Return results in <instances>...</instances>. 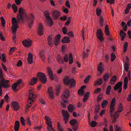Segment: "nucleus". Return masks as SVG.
<instances>
[{
	"instance_id": "22",
	"label": "nucleus",
	"mask_w": 131,
	"mask_h": 131,
	"mask_svg": "<svg viewBox=\"0 0 131 131\" xmlns=\"http://www.w3.org/2000/svg\"><path fill=\"white\" fill-rule=\"evenodd\" d=\"M37 79L36 77H33V79L31 80L30 82V84L31 85H33L37 82Z\"/></svg>"
},
{
	"instance_id": "56",
	"label": "nucleus",
	"mask_w": 131,
	"mask_h": 131,
	"mask_svg": "<svg viewBox=\"0 0 131 131\" xmlns=\"http://www.w3.org/2000/svg\"><path fill=\"white\" fill-rule=\"evenodd\" d=\"M64 61L66 62H67L68 61V55L66 54L63 58Z\"/></svg>"
},
{
	"instance_id": "7",
	"label": "nucleus",
	"mask_w": 131,
	"mask_h": 131,
	"mask_svg": "<svg viewBox=\"0 0 131 131\" xmlns=\"http://www.w3.org/2000/svg\"><path fill=\"white\" fill-rule=\"evenodd\" d=\"M44 14L48 20V23L50 25H52L53 24V21L51 18L49 16L50 13L47 11H45Z\"/></svg>"
},
{
	"instance_id": "40",
	"label": "nucleus",
	"mask_w": 131,
	"mask_h": 131,
	"mask_svg": "<svg viewBox=\"0 0 131 131\" xmlns=\"http://www.w3.org/2000/svg\"><path fill=\"white\" fill-rule=\"evenodd\" d=\"M115 105H110V113L112 114L113 112L115 110L114 106Z\"/></svg>"
},
{
	"instance_id": "14",
	"label": "nucleus",
	"mask_w": 131,
	"mask_h": 131,
	"mask_svg": "<svg viewBox=\"0 0 131 131\" xmlns=\"http://www.w3.org/2000/svg\"><path fill=\"white\" fill-rule=\"evenodd\" d=\"M47 69L48 70V74L49 76V78L51 80H53L54 79V77L52 71L50 68L47 67Z\"/></svg>"
},
{
	"instance_id": "25",
	"label": "nucleus",
	"mask_w": 131,
	"mask_h": 131,
	"mask_svg": "<svg viewBox=\"0 0 131 131\" xmlns=\"http://www.w3.org/2000/svg\"><path fill=\"white\" fill-rule=\"evenodd\" d=\"M39 56L43 61H44L45 57L44 55V53L43 51H40Z\"/></svg>"
},
{
	"instance_id": "46",
	"label": "nucleus",
	"mask_w": 131,
	"mask_h": 131,
	"mask_svg": "<svg viewBox=\"0 0 131 131\" xmlns=\"http://www.w3.org/2000/svg\"><path fill=\"white\" fill-rule=\"evenodd\" d=\"M20 121L23 125H25V120L23 117H20Z\"/></svg>"
},
{
	"instance_id": "8",
	"label": "nucleus",
	"mask_w": 131,
	"mask_h": 131,
	"mask_svg": "<svg viewBox=\"0 0 131 131\" xmlns=\"http://www.w3.org/2000/svg\"><path fill=\"white\" fill-rule=\"evenodd\" d=\"M34 19V16L32 14H30L29 16L28 21L29 26L30 28L31 27L33 24Z\"/></svg>"
},
{
	"instance_id": "37",
	"label": "nucleus",
	"mask_w": 131,
	"mask_h": 131,
	"mask_svg": "<svg viewBox=\"0 0 131 131\" xmlns=\"http://www.w3.org/2000/svg\"><path fill=\"white\" fill-rule=\"evenodd\" d=\"M107 100H105L103 101L102 103L101 106L103 108H104L107 104Z\"/></svg>"
},
{
	"instance_id": "63",
	"label": "nucleus",
	"mask_w": 131,
	"mask_h": 131,
	"mask_svg": "<svg viewBox=\"0 0 131 131\" xmlns=\"http://www.w3.org/2000/svg\"><path fill=\"white\" fill-rule=\"evenodd\" d=\"M60 86L59 85L58 86L57 88V92L56 93V94L57 95H58L60 92Z\"/></svg>"
},
{
	"instance_id": "36",
	"label": "nucleus",
	"mask_w": 131,
	"mask_h": 131,
	"mask_svg": "<svg viewBox=\"0 0 131 131\" xmlns=\"http://www.w3.org/2000/svg\"><path fill=\"white\" fill-rule=\"evenodd\" d=\"M104 80L105 81H106L108 80L109 78V75L108 74L106 73L103 76Z\"/></svg>"
},
{
	"instance_id": "31",
	"label": "nucleus",
	"mask_w": 131,
	"mask_h": 131,
	"mask_svg": "<svg viewBox=\"0 0 131 131\" xmlns=\"http://www.w3.org/2000/svg\"><path fill=\"white\" fill-rule=\"evenodd\" d=\"M47 128L48 129V131H55L54 129L52 126V125H49L47 124Z\"/></svg>"
},
{
	"instance_id": "24",
	"label": "nucleus",
	"mask_w": 131,
	"mask_h": 131,
	"mask_svg": "<svg viewBox=\"0 0 131 131\" xmlns=\"http://www.w3.org/2000/svg\"><path fill=\"white\" fill-rule=\"evenodd\" d=\"M52 38L51 36L50 35L48 37L47 39L48 41V44L50 46H51L52 45H53V43L52 40Z\"/></svg>"
},
{
	"instance_id": "34",
	"label": "nucleus",
	"mask_w": 131,
	"mask_h": 131,
	"mask_svg": "<svg viewBox=\"0 0 131 131\" xmlns=\"http://www.w3.org/2000/svg\"><path fill=\"white\" fill-rule=\"evenodd\" d=\"M12 8L15 13H16L17 11V7L15 4H12Z\"/></svg>"
},
{
	"instance_id": "1",
	"label": "nucleus",
	"mask_w": 131,
	"mask_h": 131,
	"mask_svg": "<svg viewBox=\"0 0 131 131\" xmlns=\"http://www.w3.org/2000/svg\"><path fill=\"white\" fill-rule=\"evenodd\" d=\"M19 14L17 16V19L15 17H13L12 19V30H13L15 33L18 28V23L20 22V20L22 21L24 20V18L26 16V14L25 9L22 7L20 8L19 10Z\"/></svg>"
},
{
	"instance_id": "12",
	"label": "nucleus",
	"mask_w": 131,
	"mask_h": 131,
	"mask_svg": "<svg viewBox=\"0 0 131 131\" xmlns=\"http://www.w3.org/2000/svg\"><path fill=\"white\" fill-rule=\"evenodd\" d=\"M96 35L98 39L101 41H102L103 39L102 37V32L101 29H98L97 30Z\"/></svg>"
},
{
	"instance_id": "30",
	"label": "nucleus",
	"mask_w": 131,
	"mask_h": 131,
	"mask_svg": "<svg viewBox=\"0 0 131 131\" xmlns=\"http://www.w3.org/2000/svg\"><path fill=\"white\" fill-rule=\"evenodd\" d=\"M77 123V120L75 119H73L71 120L70 122V125L72 126H74Z\"/></svg>"
},
{
	"instance_id": "19",
	"label": "nucleus",
	"mask_w": 131,
	"mask_h": 131,
	"mask_svg": "<svg viewBox=\"0 0 131 131\" xmlns=\"http://www.w3.org/2000/svg\"><path fill=\"white\" fill-rule=\"evenodd\" d=\"M33 56L31 53H29L28 54V57L27 60L28 62L30 64H31L33 62Z\"/></svg>"
},
{
	"instance_id": "5",
	"label": "nucleus",
	"mask_w": 131,
	"mask_h": 131,
	"mask_svg": "<svg viewBox=\"0 0 131 131\" xmlns=\"http://www.w3.org/2000/svg\"><path fill=\"white\" fill-rule=\"evenodd\" d=\"M37 76L41 81L43 83H46L47 79L46 75L43 73L39 72L37 73Z\"/></svg>"
},
{
	"instance_id": "57",
	"label": "nucleus",
	"mask_w": 131,
	"mask_h": 131,
	"mask_svg": "<svg viewBox=\"0 0 131 131\" xmlns=\"http://www.w3.org/2000/svg\"><path fill=\"white\" fill-rule=\"evenodd\" d=\"M123 107L121 104H120L118 107V112H121L123 110H122Z\"/></svg>"
},
{
	"instance_id": "6",
	"label": "nucleus",
	"mask_w": 131,
	"mask_h": 131,
	"mask_svg": "<svg viewBox=\"0 0 131 131\" xmlns=\"http://www.w3.org/2000/svg\"><path fill=\"white\" fill-rule=\"evenodd\" d=\"M62 113L65 123V124H67L70 117V115L68 112L64 110L62 111Z\"/></svg>"
},
{
	"instance_id": "42",
	"label": "nucleus",
	"mask_w": 131,
	"mask_h": 131,
	"mask_svg": "<svg viewBox=\"0 0 131 131\" xmlns=\"http://www.w3.org/2000/svg\"><path fill=\"white\" fill-rule=\"evenodd\" d=\"M89 124L92 127H94L96 125L97 123L95 121H93L92 123H90Z\"/></svg>"
},
{
	"instance_id": "35",
	"label": "nucleus",
	"mask_w": 131,
	"mask_h": 131,
	"mask_svg": "<svg viewBox=\"0 0 131 131\" xmlns=\"http://www.w3.org/2000/svg\"><path fill=\"white\" fill-rule=\"evenodd\" d=\"M57 60L58 62L60 63H63L64 61L62 58L60 56H58L57 57Z\"/></svg>"
},
{
	"instance_id": "54",
	"label": "nucleus",
	"mask_w": 131,
	"mask_h": 131,
	"mask_svg": "<svg viewBox=\"0 0 131 131\" xmlns=\"http://www.w3.org/2000/svg\"><path fill=\"white\" fill-rule=\"evenodd\" d=\"M101 10L100 9L97 8L96 10V14L97 16H99L101 13Z\"/></svg>"
},
{
	"instance_id": "52",
	"label": "nucleus",
	"mask_w": 131,
	"mask_h": 131,
	"mask_svg": "<svg viewBox=\"0 0 131 131\" xmlns=\"http://www.w3.org/2000/svg\"><path fill=\"white\" fill-rule=\"evenodd\" d=\"M58 128L59 131H63V130L61 128L60 124L59 122H58L57 123Z\"/></svg>"
},
{
	"instance_id": "49",
	"label": "nucleus",
	"mask_w": 131,
	"mask_h": 131,
	"mask_svg": "<svg viewBox=\"0 0 131 131\" xmlns=\"http://www.w3.org/2000/svg\"><path fill=\"white\" fill-rule=\"evenodd\" d=\"M0 58L1 59H2V60L4 62H6V59L5 58V56L4 54H3L2 55V57L0 56Z\"/></svg>"
},
{
	"instance_id": "10",
	"label": "nucleus",
	"mask_w": 131,
	"mask_h": 131,
	"mask_svg": "<svg viewBox=\"0 0 131 131\" xmlns=\"http://www.w3.org/2000/svg\"><path fill=\"white\" fill-rule=\"evenodd\" d=\"M11 106L15 111H17L18 110L19 108V106L18 102L15 101L12 102Z\"/></svg>"
},
{
	"instance_id": "38",
	"label": "nucleus",
	"mask_w": 131,
	"mask_h": 131,
	"mask_svg": "<svg viewBox=\"0 0 131 131\" xmlns=\"http://www.w3.org/2000/svg\"><path fill=\"white\" fill-rule=\"evenodd\" d=\"M69 63L71 64L73 62V60L72 58V55L71 53H70L69 54Z\"/></svg>"
},
{
	"instance_id": "20",
	"label": "nucleus",
	"mask_w": 131,
	"mask_h": 131,
	"mask_svg": "<svg viewBox=\"0 0 131 131\" xmlns=\"http://www.w3.org/2000/svg\"><path fill=\"white\" fill-rule=\"evenodd\" d=\"M19 126V122L18 121H16L15 123L14 129L15 131H18Z\"/></svg>"
},
{
	"instance_id": "32",
	"label": "nucleus",
	"mask_w": 131,
	"mask_h": 131,
	"mask_svg": "<svg viewBox=\"0 0 131 131\" xmlns=\"http://www.w3.org/2000/svg\"><path fill=\"white\" fill-rule=\"evenodd\" d=\"M100 105H98L96 106L95 108V111L94 113L95 114H97L99 112V111L100 109Z\"/></svg>"
},
{
	"instance_id": "44",
	"label": "nucleus",
	"mask_w": 131,
	"mask_h": 131,
	"mask_svg": "<svg viewBox=\"0 0 131 131\" xmlns=\"http://www.w3.org/2000/svg\"><path fill=\"white\" fill-rule=\"evenodd\" d=\"M128 45V43L127 42H125V43L124 46V52H125L126 51Z\"/></svg>"
},
{
	"instance_id": "2",
	"label": "nucleus",
	"mask_w": 131,
	"mask_h": 131,
	"mask_svg": "<svg viewBox=\"0 0 131 131\" xmlns=\"http://www.w3.org/2000/svg\"><path fill=\"white\" fill-rule=\"evenodd\" d=\"M9 82V80H5L3 77L2 70L0 69V96H2V87L6 88L10 87Z\"/></svg>"
},
{
	"instance_id": "59",
	"label": "nucleus",
	"mask_w": 131,
	"mask_h": 131,
	"mask_svg": "<svg viewBox=\"0 0 131 131\" xmlns=\"http://www.w3.org/2000/svg\"><path fill=\"white\" fill-rule=\"evenodd\" d=\"M22 61L21 60H19L17 63V66L20 67L22 65Z\"/></svg>"
},
{
	"instance_id": "26",
	"label": "nucleus",
	"mask_w": 131,
	"mask_h": 131,
	"mask_svg": "<svg viewBox=\"0 0 131 131\" xmlns=\"http://www.w3.org/2000/svg\"><path fill=\"white\" fill-rule=\"evenodd\" d=\"M68 110L70 112H71L74 110V107L71 104L68 107Z\"/></svg>"
},
{
	"instance_id": "17",
	"label": "nucleus",
	"mask_w": 131,
	"mask_h": 131,
	"mask_svg": "<svg viewBox=\"0 0 131 131\" xmlns=\"http://www.w3.org/2000/svg\"><path fill=\"white\" fill-rule=\"evenodd\" d=\"M48 93L50 97L52 99H53L54 98V96L52 87H50L48 88Z\"/></svg>"
},
{
	"instance_id": "29",
	"label": "nucleus",
	"mask_w": 131,
	"mask_h": 131,
	"mask_svg": "<svg viewBox=\"0 0 131 131\" xmlns=\"http://www.w3.org/2000/svg\"><path fill=\"white\" fill-rule=\"evenodd\" d=\"M103 80L101 78L100 79H97V81L95 82L94 83V85L95 86L96 85H100L102 83Z\"/></svg>"
},
{
	"instance_id": "11",
	"label": "nucleus",
	"mask_w": 131,
	"mask_h": 131,
	"mask_svg": "<svg viewBox=\"0 0 131 131\" xmlns=\"http://www.w3.org/2000/svg\"><path fill=\"white\" fill-rule=\"evenodd\" d=\"M32 41L29 39H26L22 41V43L24 46L26 47L31 46V45Z\"/></svg>"
},
{
	"instance_id": "9",
	"label": "nucleus",
	"mask_w": 131,
	"mask_h": 131,
	"mask_svg": "<svg viewBox=\"0 0 131 131\" xmlns=\"http://www.w3.org/2000/svg\"><path fill=\"white\" fill-rule=\"evenodd\" d=\"M122 82L121 81L118 82L115 86L114 89L115 91L119 90V92L120 93L121 92L122 89Z\"/></svg>"
},
{
	"instance_id": "23",
	"label": "nucleus",
	"mask_w": 131,
	"mask_h": 131,
	"mask_svg": "<svg viewBox=\"0 0 131 131\" xmlns=\"http://www.w3.org/2000/svg\"><path fill=\"white\" fill-rule=\"evenodd\" d=\"M45 118L47 121L46 124L47 125V124H49V125H52V122L51 121V120L49 117L45 116Z\"/></svg>"
},
{
	"instance_id": "60",
	"label": "nucleus",
	"mask_w": 131,
	"mask_h": 131,
	"mask_svg": "<svg viewBox=\"0 0 131 131\" xmlns=\"http://www.w3.org/2000/svg\"><path fill=\"white\" fill-rule=\"evenodd\" d=\"M62 31L64 34H66L67 32V30L66 27H64L63 28Z\"/></svg>"
},
{
	"instance_id": "28",
	"label": "nucleus",
	"mask_w": 131,
	"mask_h": 131,
	"mask_svg": "<svg viewBox=\"0 0 131 131\" xmlns=\"http://www.w3.org/2000/svg\"><path fill=\"white\" fill-rule=\"evenodd\" d=\"M116 79V76H114L111 78V79L110 82V83L112 85L114 84L115 82Z\"/></svg>"
},
{
	"instance_id": "21",
	"label": "nucleus",
	"mask_w": 131,
	"mask_h": 131,
	"mask_svg": "<svg viewBox=\"0 0 131 131\" xmlns=\"http://www.w3.org/2000/svg\"><path fill=\"white\" fill-rule=\"evenodd\" d=\"M70 41L69 38L67 37H64L62 40V42L63 43H67Z\"/></svg>"
},
{
	"instance_id": "16",
	"label": "nucleus",
	"mask_w": 131,
	"mask_h": 131,
	"mask_svg": "<svg viewBox=\"0 0 131 131\" xmlns=\"http://www.w3.org/2000/svg\"><path fill=\"white\" fill-rule=\"evenodd\" d=\"M43 27L41 24H40L39 25L38 32L40 35H42L43 34Z\"/></svg>"
},
{
	"instance_id": "15",
	"label": "nucleus",
	"mask_w": 131,
	"mask_h": 131,
	"mask_svg": "<svg viewBox=\"0 0 131 131\" xmlns=\"http://www.w3.org/2000/svg\"><path fill=\"white\" fill-rule=\"evenodd\" d=\"M52 16L54 19H57L60 16V14L59 11L55 10L53 11L52 13Z\"/></svg>"
},
{
	"instance_id": "33",
	"label": "nucleus",
	"mask_w": 131,
	"mask_h": 131,
	"mask_svg": "<svg viewBox=\"0 0 131 131\" xmlns=\"http://www.w3.org/2000/svg\"><path fill=\"white\" fill-rule=\"evenodd\" d=\"M111 85H108L107 88L106 93L107 95H108L111 92Z\"/></svg>"
},
{
	"instance_id": "45",
	"label": "nucleus",
	"mask_w": 131,
	"mask_h": 131,
	"mask_svg": "<svg viewBox=\"0 0 131 131\" xmlns=\"http://www.w3.org/2000/svg\"><path fill=\"white\" fill-rule=\"evenodd\" d=\"M91 78V76L90 75H88L87 76L86 78L84 80V82L85 83H86L89 81V79Z\"/></svg>"
},
{
	"instance_id": "43",
	"label": "nucleus",
	"mask_w": 131,
	"mask_h": 131,
	"mask_svg": "<svg viewBox=\"0 0 131 131\" xmlns=\"http://www.w3.org/2000/svg\"><path fill=\"white\" fill-rule=\"evenodd\" d=\"M1 25L3 26H5V20L3 18V17H1Z\"/></svg>"
},
{
	"instance_id": "58",
	"label": "nucleus",
	"mask_w": 131,
	"mask_h": 131,
	"mask_svg": "<svg viewBox=\"0 0 131 131\" xmlns=\"http://www.w3.org/2000/svg\"><path fill=\"white\" fill-rule=\"evenodd\" d=\"M26 121L28 125L30 126L31 125V123L30 120L29 118H27L26 120Z\"/></svg>"
},
{
	"instance_id": "62",
	"label": "nucleus",
	"mask_w": 131,
	"mask_h": 131,
	"mask_svg": "<svg viewBox=\"0 0 131 131\" xmlns=\"http://www.w3.org/2000/svg\"><path fill=\"white\" fill-rule=\"evenodd\" d=\"M61 36L60 35L58 34L56 36V40L59 41L60 38Z\"/></svg>"
},
{
	"instance_id": "61",
	"label": "nucleus",
	"mask_w": 131,
	"mask_h": 131,
	"mask_svg": "<svg viewBox=\"0 0 131 131\" xmlns=\"http://www.w3.org/2000/svg\"><path fill=\"white\" fill-rule=\"evenodd\" d=\"M114 127L115 128V131H122L120 127H118L117 125H115Z\"/></svg>"
},
{
	"instance_id": "47",
	"label": "nucleus",
	"mask_w": 131,
	"mask_h": 131,
	"mask_svg": "<svg viewBox=\"0 0 131 131\" xmlns=\"http://www.w3.org/2000/svg\"><path fill=\"white\" fill-rule=\"evenodd\" d=\"M111 60L112 61H114L116 58V56L114 53H112L111 54Z\"/></svg>"
},
{
	"instance_id": "53",
	"label": "nucleus",
	"mask_w": 131,
	"mask_h": 131,
	"mask_svg": "<svg viewBox=\"0 0 131 131\" xmlns=\"http://www.w3.org/2000/svg\"><path fill=\"white\" fill-rule=\"evenodd\" d=\"M16 49V48L14 47L10 48V49L9 50L10 54H11L12 52L14 51Z\"/></svg>"
},
{
	"instance_id": "39",
	"label": "nucleus",
	"mask_w": 131,
	"mask_h": 131,
	"mask_svg": "<svg viewBox=\"0 0 131 131\" xmlns=\"http://www.w3.org/2000/svg\"><path fill=\"white\" fill-rule=\"evenodd\" d=\"M128 62H126L125 64L124 68L126 71L128 72Z\"/></svg>"
},
{
	"instance_id": "3",
	"label": "nucleus",
	"mask_w": 131,
	"mask_h": 131,
	"mask_svg": "<svg viewBox=\"0 0 131 131\" xmlns=\"http://www.w3.org/2000/svg\"><path fill=\"white\" fill-rule=\"evenodd\" d=\"M64 83L68 85L70 88H71L74 87L75 85V81L73 79H69L67 76H66L63 80Z\"/></svg>"
},
{
	"instance_id": "48",
	"label": "nucleus",
	"mask_w": 131,
	"mask_h": 131,
	"mask_svg": "<svg viewBox=\"0 0 131 131\" xmlns=\"http://www.w3.org/2000/svg\"><path fill=\"white\" fill-rule=\"evenodd\" d=\"M116 99L115 98H113L112 99V100L111 102L110 105H115V102Z\"/></svg>"
},
{
	"instance_id": "41",
	"label": "nucleus",
	"mask_w": 131,
	"mask_h": 131,
	"mask_svg": "<svg viewBox=\"0 0 131 131\" xmlns=\"http://www.w3.org/2000/svg\"><path fill=\"white\" fill-rule=\"evenodd\" d=\"M120 35L121 37H126V33L124 32L122 30H121L120 32Z\"/></svg>"
},
{
	"instance_id": "18",
	"label": "nucleus",
	"mask_w": 131,
	"mask_h": 131,
	"mask_svg": "<svg viewBox=\"0 0 131 131\" xmlns=\"http://www.w3.org/2000/svg\"><path fill=\"white\" fill-rule=\"evenodd\" d=\"M104 66V64H103L102 62H100L98 66L97 70L99 71L101 73H102L103 70V67Z\"/></svg>"
},
{
	"instance_id": "55",
	"label": "nucleus",
	"mask_w": 131,
	"mask_h": 131,
	"mask_svg": "<svg viewBox=\"0 0 131 131\" xmlns=\"http://www.w3.org/2000/svg\"><path fill=\"white\" fill-rule=\"evenodd\" d=\"M12 32L13 33V39L14 41L15 40V39L16 38V31L17 30H16L15 31V33L13 32V30H12Z\"/></svg>"
},
{
	"instance_id": "13",
	"label": "nucleus",
	"mask_w": 131,
	"mask_h": 131,
	"mask_svg": "<svg viewBox=\"0 0 131 131\" xmlns=\"http://www.w3.org/2000/svg\"><path fill=\"white\" fill-rule=\"evenodd\" d=\"M21 81L22 80L21 79H19L17 82L12 85V88L14 91L16 92L17 91V87L18 85L21 82Z\"/></svg>"
},
{
	"instance_id": "4",
	"label": "nucleus",
	"mask_w": 131,
	"mask_h": 131,
	"mask_svg": "<svg viewBox=\"0 0 131 131\" xmlns=\"http://www.w3.org/2000/svg\"><path fill=\"white\" fill-rule=\"evenodd\" d=\"M69 95V90L68 89H66L65 92L63 95L62 96V98L64 103H63L61 102V103L64 108H65L66 107V105L65 103H68V102L67 100H66V99L68 98Z\"/></svg>"
},
{
	"instance_id": "27",
	"label": "nucleus",
	"mask_w": 131,
	"mask_h": 131,
	"mask_svg": "<svg viewBox=\"0 0 131 131\" xmlns=\"http://www.w3.org/2000/svg\"><path fill=\"white\" fill-rule=\"evenodd\" d=\"M34 96V95L32 92H30L29 96V100L30 102L33 101V99L35 98V97Z\"/></svg>"
},
{
	"instance_id": "51",
	"label": "nucleus",
	"mask_w": 131,
	"mask_h": 131,
	"mask_svg": "<svg viewBox=\"0 0 131 131\" xmlns=\"http://www.w3.org/2000/svg\"><path fill=\"white\" fill-rule=\"evenodd\" d=\"M103 22L104 21L103 19L101 17L100 20V24L102 27H103Z\"/></svg>"
},
{
	"instance_id": "64",
	"label": "nucleus",
	"mask_w": 131,
	"mask_h": 131,
	"mask_svg": "<svg viewBox=\"0 0 131 131\" xmlns=\"http://www.w3.org/2000/svg\"><path fill=\"white\" fill-rule=\"evenodd\" d=\"M78 93L79 95H82L84 93V92L83 91L81 90H78Z\"/></svg>"
},
{
	"instance_id": "50",
	"label": "nucleus",
	"mask_w": 131,
	"mask_h": 131,
	"mask_svg": "<svg viewBox=\"0 0 131 131\" xmlns=\"http://www.w3.org/2000/svg\"><path fill=\"white\" fill-rule=\"evenodd\" d=\"M71 18V17H69L68 18L67 21L65 23V25H68L70 23Z\"/></svg>"
}]
</instances>
